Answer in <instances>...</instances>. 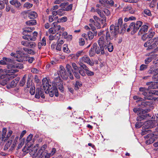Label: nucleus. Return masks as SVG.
<instances>
[{"instance_id": "nucleus-1", "label": "nucleus", "mask_w": 158, "mask_h": 158, "mask_svg": "<svg viewBox=\"0 0 158 158\" xmlns=\"http://www.w3.org/2000/svg\"><path fill=\"white\" fill-rule=\"evenodd\" d=\"M17 69H9L6 71V74L5 75V79L4 80H0V85H5L8 83L9 81L13 79L16 77L17 75L14 74L15 73L18 72Z\"/></svg>"}, {"instance_id": "nucleus-2", "label": "nucleus", "mask_w": 158, "mask_h": 158, "mask_svg": "<svg viewBox=\"0 0 158 158\" xmlns=\"http://www.w3.org/2000/svg\"><path fill=\"white\" fill-rule=\"evenodd\" d=\"M148 89L146 87H140L139 88V91L141 92L142 94L144 96V99L151 100V95H155L158 96V90H150L148 93Z\"/></svg>"}, {"instance_id": "nucleus-3", "label": "nucleus", "mask_w": 158, "mask_h": 158, "mask_svg": "<svg viewBox=\"0 0 158 158\" xmlns=\"http://www.w3.org/2000/svg\"><path fill=\"white\" fill-rule=\"evenodd\" d=\"M123 19L122 18H120L118 20L117 22H116L115 25H111L110 26V28L112 30H114L118 34L120 30L121 31H124L127 27V25L126 24L123 25Z\"/></svg>"}, {"instance_id": "nucleus-4", "label": "nucleus", "mask_w": 158, "mask_h": 158, "mask_svg": "<svg viewBox=\"0 0 158 158\" xmlns=\"http://www.w3.org/2000/svg\"><path fill=\"white\" fill-rule=\"evenodd\" d=\"M98 43L99 46L98 47L97 44L95 48V50L97 54L100 53V52L101 54H103L104 53V46L106 45L105 40L104 39L103 37H100L98 41Z\"/></svg>"}, {"instance_id": "nucleus-5", "label": "nucleus", "mask_w": 158, "mask_h": 158, "mask_svg": "<svg viewBox=\"0 0 158 158\" xmlns=\"http://www.w3.org/2000/svg\"><path fill=\"white\" fill-rule=\"evenodd\" d=\"M143 23L140 21H137L135 23L134 22L131 23L129 27L127 29L128 32L131 31V34H134L141 27L142 24Z\"/></svg>"}, {"instance_id": "nucleus-6", "label": "nucleus", "mask_w": 158, "mask_h": 158, "mask_svg": "<svg viewBox=\"0 0 158 158\" xmlns=\"http://www.w3.org/2000/svg\"><path fill=\"white\" fill-rule=\"evenodd\" d=\"M54 87L57 89H58L61 92L64 91V87L59 77L55 78L53 81Z\"/></svg>"}, {"instance_id": "nucleus-7", "label": "nucleus", "mask_w": 158, "mask_h": 158, "mask_svg": "<svg viewBox=\"0 0 158 158\" xmlns=\"http://www.w3.org/2000/svg\"><path fill=\"white\" fill-rule=\"evenodd\" d=\"M37 35V32L35 31L32 34L23 36V38L28 41H35L36 40Z\"/></svg>"}, {"instance_id": "nucleus-8", "label": "nucleus", "mask_w": 158, "mask_h": 158, "mask_svg": "<svg viewBox=\"0 0 158 158\" xmlns=\"http://www.w3.org/2000/svg\"><path fill=\"white\" fill-rule=\"evenodd\" d=\"M110 33L108 31V30H106V40H109L112 39L114 37H116V35L118 33L114 30H112L110 27Z\"/></svg>"}, {"instance_id": "nucleus-9", "label": "nucleus", "mask_w": 158, "mask_h": 158, "mask_svg": "<svg viewBox=\"0 0 158 158\" xmlns=\"http://www.w3.org/2000/svg\"><path fill=\"white\" fill-rule=\"evenodd\" d=\"M42 84L44 90L48 91L54 87V85H52L51 83H49L47 78H44L42 80Z\"/></svg>"}, {"instance_id": "nucleus-10", "label": "nucleus", "mask_w": 158, "mask_h": 158, "mask_svg": "<svg viewBox=\"0 0 158 158\" xmlns=\"http://www.w3.org/2000/svg\"><path fill=\"white\" fill-rule=\"evenodd\" d=\"M79 62L86 63L90 66H93L94 64V63L90 60L89 57L88 56L85 55L81 58L80 59Z\"/></svg>"}, {"instance_id": "nucleus-11", "label": "nucleus", "mask_w": 158, "mask_h": 158, "mask_svg": "<svg viewBox=\"0 0 158 158\" xmlns=\"http://www.w3.org/2000/svg\"><path fill=\"white\" fill-rule=\"evenodd\" d=\"M58 73L59 75L61 76L64 79H66L68 77L64 68L62 66H60V70Z\"/></svg>"}, {"instance_id": "nucleus-12", "label": "nucleus", "mask_w": 158, "mask_h": 158, "mask_svg": "<svg viewBox=\"0 0 158 158\" xmlns=\"http://www.w3.org/2000/svg\"><path fill=\"white\" fill-rule=\"evenodd\" d=\"M2 134L1 135L2 136V140H7L12 133V131H9L7 135H6V128H3L2 131Z\"/></svg>"}, {"instance_id": "nucleus-13", "label": "nucleus", "mask_w": 158, "mask_h": 158, "mask_svg": "<svg viewBox=\"0 0 158 158\" xmlns=\"http://www.w3.org/2000/svg\"><path fill=\"white\" fill-rule=\"evenodd\" d=\"M44 91L43 89L40 88H38L36 89V94L35 95V98H39L40 96L43 98H44L45 96L44 94Z\"/></svg>"}, {"instance_id": "nucleus-14", "label": "nucleus", "mask_w": 158, "mask_h": 158, "mask_svg": "<svg viewBox=\"0 0 158 158\" xmlns=\"http://www.w3.org/2000/svg\"><path fill=\"white\" fill-rule=\"evenodd\" d=\"M50 96L52 97L55 94L56 97H58L59 95L58 89L55 88V87H53V88L48 90Z\"/></svg>"}, {"instance_id": "nucleus-15", "label": "nucleus", "mask_w": 158, "mask_h": 158, "mask_svg": "<svg viewBox=\"0 0 158 158\" xmlns=\"http://www.w3.org/2000/svg\"><path fill=\"white\" fill-rule=\"evenodd\" d=\"M58 22H54L52 23L54 29L56 33L58 32L60 30L62 31H63L64 30V27H61L60 25H58Z\"/></svg>"}, {"instance_id": "nucleus-16", "label": "nucleus", "mask_w": 158, "mask_h": 158, "mask_svg": "<svg viewBox=\"0 0 158 158\" xmlns=\"http://www.w3.org/2000/svg\"><path fill=\"white\" fill-rule=\"evenodd\" d=\"M148 26L146 25H143L141 27L140 29L138 32L139 35H141V34L146 32L148 29Z\"/></svg>"}, {"instance_id": "nucleus-17", "label": "nucleus", "mask_w": 158, "mask_h": 158, "mask_svg": "<svg viewBox=\"0 0 158 158\" xmlns=\"http://www.w3.org/2000/svg\"><path fill=\"white\" fill-rule=\"evenodd\" d=\"M84 54L83 52L82 51H78L75 54H72L70 56L73 58L74 59H77L78 58L79 56L82 55Z\"/></svg>"}, {"instance_id": "nucleus-18", "label": "nucleus", "mask_w": 158, "mask_h": 158, "mask_svg": "<svg viewBox=\"0 0 158 158\" xmlns=\"http://www.w3.org/2000/svg\"><path fill=\"white\" fill-rule=\"evenodd\" d=\"M94 35V33L91 31H89L87 35L85 34H84L82 35V37L85 39L86 40H87V37L88 36V38L90 40H92L93 38Z\"/></svg>"}, {"instance_id": "nucleus-19", "label": "nucleus", "mask_w": 158, "mask_h": 158, "mask_svg": "<svg viewBox=\"0 0 158 158\" xmlns=\"http://www.w3.org/2000/svg\"><path fill=\"white\" fill-rule=\"evenodd\" d=\"M146 85H148L147 88L148 90L150 89H154L156 87V83L155 82H149L146 83Z\"/></svg>"}, {"instance_id": "nucleus-20", "label": "nucleus", "mask_w": 158, "mask_h": 158, "mask_svg": "<svg viewBox=\"0 0 158 158\" xmlns=\"http://www.w3.org/2000/svg\"><path fill=\"white\" fill-rule=\"evenodd\" d=\"M61 33H57L55 35H50L49 36V40L51 41L53 40H54L55 39L56 37L59 39L61 38Z\"/></svg>"}, {"instance_id": "nucleus-21", "label": "nucleus", "mask_w": 158, "mask_h": 158, "mask_svg": "<svg viewBox=\"0 0 158 158\" xmlns=\"http://www.w3.org/2000/svg\"><path fill=\"white\" fill-rule=\"evenodd\" d=\"M96 45V43L93 44L92 47L89 51V55L90 56H93L95 54L96 52L95 50V48Z\"/></svg>"}, {"instance_id": "nucleus-22", "label": "nucleus", "mask_w": 158, "mask_h": 158, "mask_svg": "<svg viewBox=\"0 0 158 158\" xmlns=\"http://www.w3.org/2000/svg\"><path fill=\"white\" fill-rule=\"evenodd\" d=\"M10 3L11 4L15 6L17 8H20L21 4L17 0H12L10 1Z\"/></svg>"}, {"instance_id": "nucleus-23", "label": "nucleus", "mask_w": 158, "mask_h": 158, "mask_svg": "<svg viewBox=\"0 0 158 158\" xmlns=\"http://www.w3.org/2000/svg\"><path fill=\"white\" fill-rule=\"evenodd\" d=\"M104 47L106 49H107L110 52H112L114 49L113 45L112 44L110 43H108L106 46V45L104 46Z\"/></svg>"}, {"instance_id": "nucleus-24", "label": "nucleus", "mask_w": 158, "mask_h": 158, "mask_svg": "<svg viewBox=\"0 0 158 158\" xmlns=\"http://www.w3.org/2000/svg\"><path fill=\"white\" fill-rule=\"evenodd\" d=\"M153 42L154 43L152 44L151 46L149 47V48H153L156 47L157 45V42L158 41V37H155L153 40Z\"/></svg>"}, {"instance_id": "nucleus-25", "label": "nucleus", "mask_w": 158, "mask_h": 158, "mask_svg": "<svg viewBox=\"0 0 158 158\" xmlns=\"http://www.w3.org/2000/svg\"><path fill=\"white\" fill-rule=\"evenodd\" d=\"M23 30V34L24 35H29V34H28V33L31 32L33 30V28H31V27H27L25 28Z\"/></svg>"}, {"instance_id": "nucleus-26", "label": "nucleus", "mask_w": 158, "mask_h": 158, "mask_svg": "<svg viewBox=\"0 0 158 158\" xmlns=\"http://www.w3.org/2000/svg\"><path fill=\"white\" fill-rule=\"evenodd\" d=\"M36 13L35 11H31L28 13V17L30 19H34L37 17Z\"/></svg>"}, {"instance_id": "nucleus-27", "label": "nucleus", "mask_w": 158, "mask_h": 158, "mask_svg": "<svg viewBox=\"0 0 158 158\" xmlns=\"http://www.w3.org/2000/svg\"><path fill=\"white\" fill-rule=\"evenodd\" d=\"M153 42V40H150L147 41L146 43H145L144 44V46L145 47H147V50H149L151 49H152L153 48H149V47L151 46L152 44V43Z\"/></svg>"}, {"instance_id": "nucleus-28", "label": "nucleus", "mask_w": 158, "mask_h": 158, "mask_svg": "<svg viewBox=\"0 0 158 158\" xmlns=\"http://www.w3.org/2000/svg\"><path fill=\"white\" fill-rule=\"evenodd\" d=\"M19 78L18 77L16 78L13 80L11 82L10 84V86L11 87H15L17 85L18 81H19Z\"/></svg>"}, {"instance_id": "nucleus-29", "label": "nucleus", "mask_w": 158, "mask_h": 158, "mask_svg": "<svg viewBox=\"0 0 158 158\" xmlns=\"http://www.w3.org/2000/svg\"><path fill=\"white\" fill-rule=\"evenodd\" d=\"M156 57L155 55H152L150 57H147L145 60V63L146 64H148L152 61V60L155 58Z\"/></svg>"}, {"instance_id": "nucleus-30", "label": "nucleus", "mask_w": 158, "mask_h": 158, "mask_svg": "<svg viewBox=\"0 0 158 158\" xmlns=\"http://www.w3.org/2000/svg\"><path fill=\"white\" fill-rule=\"evenodd\" d=\"M149 114H142L139 116L137 117V120L138 121H141L142 120L145 119L147 117V116Z\"/></svg>"}, {"instance_id": "nucleus-31", "label": "nucleus", "mask_w": 158, "mask_h": 158, "mask_svg": "<svg viewBox=\"0 0 158 158\" xmlns=\"http://www.w3.org/2000/svg\"><path fill=\"white\" fill-rule=\"evenodd\" d=\"M12 143V140L9 139L5 145L4 149L5 150L8 149L10 147Z\"/></svg>"}, {"instance_id": "nucleus-32", "label": "nucleus", "mask_w": 158, "mask_h": 158, "mask_svg": "<svg viewBox=\"0 0 158 158\" xmlns=\"http://www.w3.org/2000/svg\"><path fill=\"white\" fill-rule=\"evenodd\" d=\"M36 22L35 20H32L27 21L26 23L29 26L34 25L36 24Z\"/></svg>"}, {"instance_id": "nucleus-33", "label": "nucleus", "mask_w": 158, "mask_h": 158, "mask_svg": "<svg viewBox=\"0 0 158 158\" xmlns=\"http://www.w3.org/2000/svg\"><path fill=\"white\" fill-rule=\"evenodd\" d=\"M63 50L64 52L67 53H69L70 52V51L68 48V46L66 44H64L63 47Z\"/></svg>"}, {"instance_id": "nucleus-34", "label": "nucleus", "mask_w": 158, "mask_h": 158, "mask_svg": "<svg viewBox=\"0 0 158 158\" xmlns=\"http://www.w3.org/2000/svg\"><path fill=\"white\" fill-rule=\"evenodd\" d=\"M149 120L143 123V129H148L150 128V125Z\"/></svg>"}, {"instance_id": "nucleus-35", "label": "nucleus", "mask_w": 158, "mask_h": 158, "mask_svg": "<svg viewBox=\"0 0 158 158\" xmlns=\"http://www.w3.org/2000/svg\"><path fill=\"white\" fill-rule=\"evenodd\" d=\"M82 85V84L81 82L77 81L75 85V89L76 90L78 89Z\"/></svg>"}, {"instance_id": "nucleus-36", "label": "nucleus", "mask_w": 158, "mask_h": 158, "mask_svg": "<svg viewBox=\"0 0 158 158\" xmlns=\"http://www.w3.org/2000/svg\"><path fill=\"white\" fill-rule=\"evenodd\" d=\"M95 11L99 15V16L102 18H103L104 15L102 11L98 8L96 9Z\"/></svg>"}, {"instance_id": "nucleus-37", "label": "nucleus", "mask_w": 158, "mask_h": 158, "mask_svg": "<svg viewBox=\"0 0 158 158\" xmlns=\"http://www.w3.org/2000/svg\"><path fill=\"white\" fill-rule=\"evenodd\" d=\"M30 41L28 40H23L21 42V44L24 46L28 47Z\"/></svg>"}, {"instance_id": "nucleus-38", "label": "nucleus", "mask_w": 158, "mask_h": 158, "mask_svg": "<svg viewBox=\"0 0 158 158\" xmlns=\"http://www.w3.org/2000/svg\"><path fill=\"white\" fill-rule=\"evenodd\" d=\"M13 67L14 68H17L19 69H21L23 67V64L20 63H15L13 64Z\"/></svg>"}, {"instance_id": "nucleus-39", "label": "nucleus", "mask_w": 158, "mask_h": 158, "mask_svg": "<svg viewBox=\"0 0 158 158\" xmlns=\"http://www.w3.org/2000/svg\"><path fill=\"white\" fill-rule=\"evenodd\" d=\"M89 25L90 27V29H91L93 31H94V35L96 36L97 34V31H94L95 30V28L94 27L95 26H94V25L93 24L89 23Z\"/></svg>"}, {"instance_id": "nucleus-40", "label": "nucleus", "mask_w": 158, "mask_h": 158, "mask_svg": "<svg viewBox=\"0 0 158 158\" xmlns=\"http://www.w3.org/2000/svg\"><path fill=\"white\" fill-rule=\"evenodd\" d=\"M65 10L64 9H59L57 10L58 15L61 16L63 15L64 14V11Z\"/></svg>"}, {"instance_id": "nucleus-41", "label": "nucleus", "mask_w": 158, "mask_h": 158, "mask_svg": "<svg viewBox=\"0 0 158 158\" xmlns=\"http://www.w3.org/2000/svg\"><path fill=\"white\" fill-rule=\"evenodd\" d=\"M143 14L144 15V16H146L145 15L148 16H150L151 15V11L150 10L148 9L144 10L143 12Z\"/></svg>"}, {"instance_id": "nucleus-42", "label": "nucleus", "mask_w": 158, "mask_h": 158, "mask_svg": "<svg viewBox=\"0 0 158 158\" xmlns=\"http://www.w3.org/2000/svg\"><path fill=\"white\" fill-rule=\"evenodd\" d=\"M67 20V18L66 17L64 16L62 17L60 19H59L57 20V22L60 23V22H66Z\"/></svg>"}, {"instance_id": "nucleus-43", "label": "nucleus", "mask_w": 158, "mask_h": 158, "mask_svg": "<svg viewBox=\"0 0 158 158\" xmlns=\"http://www.w3.org/2000/svg\"><path fill=\"white\" fill-rule=\"evenodd\" d=\"M26 75H25L23 77V78L20 81V85L21 86H23L24 85L26 81Z\"/></svg>"}, {"instance_id": "nucleus-44", "label": "nucleus", "mask_w": 158, "mask_h": 158, "mask_svg": "<svg viewBox=\"0 0 158 158\" xmlns=\"http://www.w3.org/2000/svg\"><path fill=\"white\" fill-rule=\"evenodd\" d=\"M150 104V102H149L145 101L143 102H141L140 106L143 107L147 106L149 105Z\"/></svg>"}, {"instance_id": "nucleus-45", "label": "nucleus", "mask_w": 158, "mask_h": 158, "mask_svg": "<svg viewBox=\"0 0 158 158\" xmlns=\"http://www.w3.org/2000/svg\"><path fill=\"white\" fill-rule=\"evenodd\" d=\"M108 0H99V2L102 6L104 7H106L107 4Z\"/></svg>"}, {"instance_id": "nucleus-46", "label": "nucleus", "mask_w": 158, "mask_h": 158, "mask_svg": "<svg viewBox=\"0 0 158 158\" xmlns=\"http://www.w3.org/2000/svg\"><path fill=\"white\" fill-rule=\"evenodd\" d=\"M133 98L135 100H136V102H138L140 101L142 102L144 100L143 99L137 96H134Z\"/></svg>"}, {"instance_id": "nucleus-47", "label": "nucleus", "mask_w": 158, "mask_h": 158, "mask_svg": "<svg viewBox=\"0 0 158 158\" xmlns=\"http://www.w3.org/2000/svg\"><path fill=\"white\" fill-rule=\"evenodd\" d=\"M143 126V122L139 121V122H137L135 124V127L136 128H140L142 126Z\"/></svg>"}, {"instance_id": "nucleus-48", "label": "nucleus", "mask_w": 158, "mask_h": 158, "mask_svg": "<svg viewBox=\"0 0 158 158\" xmlns=\"http://www.w3.org/2000/svg\"><path fill=\"white\" fill-rule=\"evenodd\" d=\"M33 136V135L31 134L27 137L26 141V143L27 144L31 140Z\"/></svg>"}, {"instance_id": "nucleus-49", "label": "nucleus", "mask_w": 158, "mask_h": 158, "mask_svg": "<svg viewBox=\"0 0 158 158\" xmlns=\"http://www.w3.org/2000/svg\"><path fill=\"white\" fill-rule=\"evenodd\" d=\"M32 6L33 5L32 4L30 3L29 2H26L24 4L23 6L27 9H29L31 8Z\"/></svg>"}, {"instance_id": "nucleus-50", "label": "nucleus", "mask_w": 158, "mask_h": 158, "mask_svg": "<svg viewBox=\"0 0 158 158\" xmlns=\"http://www.w3.org/2000/svg\"><path fill=\"white\" fill-rule=\"evenodd\" d=\"M50 156L46 152L43 153L41 156L40 158H49Z\"/></svg>"}, {"instance_id": "nucleus-51", "label": "nucleus", "mask_w": 158, "mask_h": 158, "mask_svg": "<svg viewBox=\"0 0 158 158\" xmlns=\"http://www.w3.org/2000/svg\"><path fill=\"white\" fill-rule=\"evenodd\" d=\"M79 64L80 66L82 67V68L85 71L88 69L86 65L84 64L83 63L79 62Z\"/></svg>"}, {"instance_id": "nucleus-52", "label": "nucleus", "mask_w": 158, "mask_h": 158, "mask_svg": "<svg viewBox=\"0 0 158 158\" xmlns=\"http://www.w3.org/2000/svg\"><path fill=\"white\" fill-rule=\"evenodd\" d=\"M155 70L154 69V67H151L149 70L148 71V73L150 74H155Z\"/></svg>"}, {"instance_id": "nucleus-53", "label": "nucleus", "mask_w": 158, "mask_h": 158, "mask_svg": "<svg viewBox=\"0 0 158 158\" xmlns=\"http://www.w3.org/2000/svg\"><path fill=\"white\" fill-rule=\"evenodd\" d=\"M35 92V86H31L30 90V93L31 95H34Z\"/></svg>"}, {"instance_id": "nucleus-54", "label": "nucleus", "mask_w": 158, "mask_h": 158, "mask_svg": "<svg viewBox=\"0 0 158 158\" xmlns=\"http://www.w3.org/2000/svg\"><path fill=\"white\" fill-rule=\"evenodd\" d=\"M36 46V43L33 42H30L29 44V48H35Z\"/></svg>"}, {"instance_id": "nucleus-55", "label": "nucleus", "mask_w": 158, "mask_h": 158, "mask_svg": "<svg viewBox=\"0 0 158 158\" xmlns=\"http://www.w3.org/2000/svg\"><path fill=\"white\" fill-rule=\"evenodd\" d=\"M154 136V135L152 133L148 134L146 136L144 137L145 138L149 139H154L153 137Z\"/></svg>"}, {"instance_id": "nucleus-56", "label": "nucleus", "mask_w": 158, "mask_h": 158, "mask_svg": "<svg viewBox=\"0 0 158 158\" xmlns=\"http://www.w3.org/2000/svg\"><path fill=\"white\" fill-rule=\"evenodd\" d=\"M143 130L141 132V135H144L148 133L150 131L148 129H143Z\"/></svg>"}, {"instance_id": "nucleus-57", "label": "nucleus", "mask_w": 158, "mask_h": 158, "mask_svg": "<svg viewBox=\"0 0 158 158\" xmlns=\"http://www.w3.org/2000/svg\"><path fill=\"white\" fill-rule=\"evenodd\" d=\"M86 73L89 76H92L94 75V73L93 72L89 71V69H87L86 70H85Z\"/></svg>"}, {"instance_id": "nucleus-58", "label": "nucleus", "mask_w": 158, "mask_h": 158, "mask_svg": "<svg viewBox=\"0 0 158 158\" xmlns=\"http://www.w3.org/2000/svg\"><path fill=\"white\" fill-rule=\"evenodd\" d=\"M72 67L74 69V71H78V68L76 64L74 63H72Z\"/></svg>"}, {"instance_id": "nucleus-59", "label": "nucleus", "mask_w": 158, "mask_h": 158, "mask_svg": "<svg viewBox=\"0 0 158 158\" xmlns=\"http://www.w3.org/2000/svg\"><path fill=\"white\" fill-rule=\"evenodd\" d=\"M154 140V139H149L146 140L145 143L147 144H151L153 142Z\"/></svg>"}, {"instance_id": "nucleus-60", "label": "nucleus", "mask_w": 158, "mask_h": 158, "mask_svg": "<svg viewBox=\"0 0 158 158\" xmlns=\"http://www.w3.org/2000/svg\"><path fill=\"white\" fill-rule=\"evenodd\" d=\"M56 151V150L55 148H52V150L51 151L50 153H48L49 155L50 156V157L53 155Z\"/></svg>"}, {"instance_id": "nucleus-61", "label": "nucleus", "mask_w": 158, "mask_h": 158, "mask_svg": "<svg viewBox=\"0 0 158 158\" xmlns=\"http://www.w3.org/2000/svg\"><path fill=\"white\" fill-rule=\"evenodd\" d=\"M72 4H70L69 5L67 6L66 8H65L64 9L65 11H69L72 10Z\"/></svg>"}, {"instance_id": "nucleus-62", "label": "nucleus", "mask_w": 158, "mask_h": 158, "mask_svg": "<svg viewBox=\"0 0 158 158\" xmlns=\"http://www.w3.org/2000/svg\"><path fill=\"white\" fill-rule=\"evenodd\" d=\"M147 68V66L145 64H142L140 67L139 70L140 71H143L145 70Z\"/></svg>"}, {"instance_id": "nucleus-63", "label": "nucleus", "mask_w": 158, "mask_h": 158, "mask_svg": "<svg viewBox=\"0 0 158 158\" xmlns=\"http://www.w3.org/2000/svg\"><path fill=\"white\" fill-rule=\"evenodd\" d=\"M148 38V35L147 34H145L142 36L141 39L145 41Z\"/></svg>"}, {"instance_id": "nucleus-64", "label": "nucleus", "mask_w": 158, "mask_h": 158, "mask_svg": "<svg viewBox=\"0 0 158 158\" xmlns=\"http://www.w3.org/2000/svg\"><path fill=\"white\" fill-rule=\"evenodd\" d=\"M103 10L106 15L109 16L110 15V12L107 9L104 8Z\"/></svg>"}]
</instances>
